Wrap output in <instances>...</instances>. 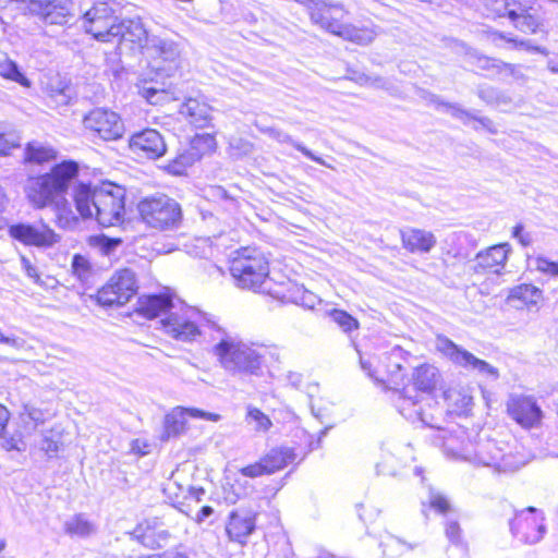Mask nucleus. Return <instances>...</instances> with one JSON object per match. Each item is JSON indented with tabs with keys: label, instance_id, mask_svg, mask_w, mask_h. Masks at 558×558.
I'll list each match as a JSON object with an SVG mask.
<instances>
[{
	"label": "nucleus",
	"instance_id": "f257e3e1",
	"mask_svg": "<svg viewBox=\"0 0 558 558\" xmlns=\"http://www.w3.org/2000/svg\"><path fill=\"white\" fill-rule=\"evenodd\" d=\"M77 174L78 165L75 161H63L48 173L29 178L25 185L29 203L37 209L49 207L54 215V223L61 229L74 230L78 227L73 199L66 197L70 186L75 185Z\"/></svg>",
	"mask_w": 558,
	"mask_h": 558
},
{
	"label": "nucleus",
	"instance_id": "f03ea898",
	"mask_svg": "<svg viewBox=\"0 0 558 558\" xmlns=\"http://www.w3.org/2000/svg\"><path fill=\"white\" fill-rule=\"evenodd\" d=\"M70 196L74 203V211L78 216V223L81 220L95 218L102 227H113L124 220V191L120 186L77 183Z\"/></svg>",
	"mask_w": 558,
	"mask_h": 558
},
{
	"label": "nucleus",
	"instance_id": "7ed1b4c3",
	"mask_svg": "<svg viewBox=\"0 0 558 558\" xmlns=\"http://www.w3.org/2000/svg\"><path fill=\"white\" fill-rule=\"evenodd\" d=\"M217 332L219 338L213 347V354L220 367L233 376L258 375L264 360V354L259 351L260 347L221 327H217Z\"/></svg>",
	"mask_w": 558,
	"mask_h": 558
},
{
	"label": "nucleus",
	"instance_id": "20e7f679",
	"mask_svg": "<svg viewBox=\"0 0 558 558\" xmlns=\"http://www.w3.org/2000/svg\"><path fill=\"white\" fill-rule=\"evenodd\" d=\"M160 324L168 336L182 342L195 341L205 327L216 331L219 327L206 313L191 306L174 308Z\"/></svg>",
	"mask_w": 558,
	"mask_h": 558
},
{
	"label": "nucleus",
	"instance_id": "39448f33",
	"mask_svg": "<svg viewBox=\"0 0 558 558\" xmlns=\"http://www.w3.org/2000/svg\"><path fill=\"white\" fill-rule=\"evenodd\" d=\"M230 274L241 289L256 290L269 274L265 255L255 247H242L230 260Z\"/></svg>",
	"mask_w": 558,
	"mask_h": 558
},
{
	"label": "nucleus",
	"instance_id": "423d86ee",
	"mask_svg": "<svg viewBox=\"0 0 558 558\" xmlns=\"http://www.w3.org/2000/svg\"><path fill=\"white\" fill-rule=\"evenodd\" d=\"M137 209L142 220L158 230L178 228L182 219L180 204L166 194H155L143 198Z\"/></svg>",
	"mask_w": 558,
	"mask_h": 558
},
{
	"label": "nucleus",
	"instance_id": "0eeeda50",
	"mask_svg": "<svg viewBox=\"0 0 558 558\" xmlns=\"http://www.w3.org/2000/svg\"><path fill=\"white\" fill-rule=\"evenodd\" d=\"M435 348L456 366L462 367L469 372H474L482 377L493 380L499 377V372L495 366L476 357L444 335H437Z\"/></svg>",
	"mask_w": 558,
	"mask_h": 558
},
{
	"label": "nucleus",
	"instance_id": "6e6552de",
	"mask_svg": "<svg viewBox=\"0 0 558 558\" xmlns=\"http://www.w3.org/2000/svg\"><path fill=\"white\" fill-rule=\"evenodd\" d=\"M119 21L108 2H97L84 13L83 27L98 41L113 43Z\"/></svg>",
	"mask_w": 558,
	"mask_h": 558
},
{
	"label": "nucleus",
	"instance_id": "1a4fd4ad",
	"mask_svg": "<svg viewBox=\"0 0 558 558\" xmlns=\"http://www.w3.org/2000/svg\"><path fill=\"white\" fill-rule=\"evenodd\" d=\"M136 278L131 269H120L97 293V301L102 306H121L136 293Z\"/></svg>",
	"mask_w": 558,
	"mask_h": 558
},
{
	"label": "nucleus",
	"instance_id": "9d476101",
	"mask_svg": "<svg viewBox=\"0 0 558 558\" xmlns=\"http://www.w3.org/2000/svg\"><path fill=\"white\" fill-rule=\"evenodd\" d=\"M180 54L181 49L178 43L156 35L150 36L143 52L154 71L165 72L167 75H170V71L177 68L175 63Z\"/></svg>",
	"mask_w": 558,
	"mask_h": 558
},
{
	"label": "nucleus",
	"instance_id": "9b49d317",
	"mask_svg": "<svg viewBox=\"0 0 558 558\" xmlns=\"http://www.w3.org/2000/svg\"><path fill=\"white\" fill-rule=\"evenodd\" d=\"M306 8L313 24L337 35L342 26L345 11L340 3L328 0H294Z\"/></svg>",
	"mask_w": 558,
	"mask_h": 558
},
{
	"label": "nucleus",
	"instance_id": "f8f14e48",
	"mask_svg": "<svg viewBox=\"0 0 558 558\" xmlns=\"http://www.w3.org/2000/svg\"><path fill=\"white\" fill-rule=\"evenodd\" d=\"M8 234L26 246L39 248L52 247L61 240V236L46 223L39 226L25 222L14 223L9 226Z\"/></svg>",
	"mask_w": 558,
	"mask_h": 558
},
{
	"label": "nucleus",
	"instance_id": "ddd939ff",
	"mask_svg": "<svg viewBox=\"0 0 558 558\" xmlns=\"http://www.w3.org/2000/svg\"><path fill=\"white\" fill-rule=\"evenodd\" d=\"M86 130L98 135L105 141H113L122 137L124 124L118 113L106 108H95L83 119Z\"/></svg>",
	"mask_w": 558,
	"mask_h": 558
},
{
	"label": "nucleus",
	"instance_id": "4468645a",
	"mask_svg": "<svg viewBox=\"0 0 558 558\" xmlns=\"http://www.w3.org/2000/svg\"><path fill=\"white\" fill-rule=\"evenodd\" d=\"M544 519L534 507H529L515 514L510 522L511 533L524 544L538 543L546 532Z\"/></svg>",
	"mask_w": 558,
	"mask_h": 558
},
{
	"label": "nucleus",
	"instance_id": "2eb2a0df",
	"mask_svg": "<svg viewBox=\"0 0 558 558\" xmlns=\"http://www.w3.org/2000/svg\"><path fill=\"white\" fill-rule=\"evenodd\" d=\"M28 9L50 25H65L74 17L72 0H29Z\"/></svg>",
	"mask_w": 558,
	"mask_h": 558
},
{
	"label": "nucleus",
	"instance_id": "dca6fc26",
	"mask_svg": "<svg viewBox=\"0 0 558 558\" xmlns=\"http://www.w3.org/2000/svg\"><path fill=\"white\" fill-rule=\"evenodd\" d=\"M186 416L213 422H218L221 418L219 414L206 412L196 408L177 407L165 417L161 440L167 441L170 438L178 437L184 433L186 427Z\"/></svg>",
	"mask_w": 558,
	"mask_h": 558
},
{
	"label": "nucleus",
	"instance_id": "f3484780",
	"mask_svg": "<svg viewBox=\"0 0 558 558\" xmlns=\"http://www.w3.org/2000/svg\"><path fill=\"white\" fill-rule=\"evenodd\" d=\"M150 39L147 31L140 20H120L114 33V41L120 49L126 47L131 50L140 49L144 52V46Z\"/></svg>",
	"mask_w": 558,
	"mask_h": 558
},
{
	"label": "nucleus",
	"instance_id": "a211bd4d",
	"mask_svg": "<svg viewBox=\"0 0 558 558\" xmlns=\"http://www.w3.org/2000/svg\"><path fill=\"white\" fill-rule=\"evenodd\" d=\"M507 409L509 415L525 428L533 427L541 422L542 411L532 397L511 396Z\"/></svg>",
	"mask_w": 558,
	"mask_h": 558
},
{
	"label": "nucleus",
	"instance_id": "6ab92c4d",
	"mask_svg": "<svg viewBox=\"0 0 558 558\" xmlns=\"http://www.w3.org/2000/svg\"><path fill=\"white\" fill-rule=\"evenodd\" d=\"M130 147L133 151L143 153L150 159L163 156L167 150L163 137L154 129H146L133 134L130 140Z\"/></svg>",
	"mask_w": 558,
	"mask_h": 558
},
{
	"label": "nucleus",
	"instance_id": "aec40b11",
	"mask_svg": "<svg viewBox=\"0 0 558 558\" xmlns=\"http://www.w3.org/2000/svg\"><path fill=\"white\" fill-rule=\"evenodd\" d=\"M510 246L508 243L493 245L485 251H481L475 257L476 271H489L500 274L508 259Z\"/></svg>",
	"mask_w": 558,
	"mask_h": 558
},
{
	"label": "nucleus",
	"instance_id": "412c9836",
	"mask_svg": "<svg viewBox=\"0 0 558 558\" xmlns=\"http://www.w3.org/2000/svg\"><path fill=\"white\" fill-rule=\"evenodd\" d=\"M254 530L255 514L253 512L241 509L230 513L226 531L231 541L243 544Z\"/></svg>",
	"mask_w": 558,
	"mask_h": 558
},
{
	"label": "nucleus",
	"instance_id": "4be33fe9",
	"mask_svg": "<svg viewBox=\"0 0 558 558\" xmlns=\"http://www.w3.org/2000/svg\"><path fill=\"white\" fill-rule=\"evenodd\" d=\"M174 308L175 307L170 295L153 294L140 299L137 311L140 314L151 319L163 314L167 316L169 312Z\"/></svg>",
	"mask_w": 558,
	"mask_h": 558
},
{
	"label": "nucleus",
	"instance_id": "5701e85b",
	"mask_svg": "<svg viewBox=\"0 0 558 558\" xmlns=\"http://www.w3.org/2000/svg\"><path fill=\"white\" fill-rule=\"evenodd\" d=\"M403 247L411 253H428L436 245L435 235L425 230L411 229L401 232Z\"/></svg>",
	"mask_w": 558,
	"mask_h": 558
},
{
	"label": "nucleus",
	"instance_id": "b1692460",
	"mask_svg": "<svg viewBox=\"0 0 558 558\" xmlns=\"http://www.w3.org/2000/svg\"><path fill=\"white\" fill-rule=\"evenodd\" d=\"M180 113L198 129L207 126L211 119V108L196 98L186 99L181 106Z\"/></svg>",
	"mask_w": 558,
	"mask_h": 558
},
{
	"label": "nucleus",
	"instance_id": "393cba45",
	"mask_svg": "<svg viewBox=\"0 0 558 558\" xmlns=\"http://www.w3.org/2000/svg\"><path fill=\"white\" fill-rule=\"evenodd\" d=\"M143 546L157 549L166 545L170 538V533L163 529H154L150 525L144 527L138 525L131 534Z\"/></svg>",
	"mask_w": 558,
	"mask_h": 558
},
{
	"label": "nucleus",
	"instance_id": "a878e982",
	"mask_svg": "<svg viewBox=\"0 0 558 558\" xmlns=\"http://www.w3.org/2000/svg\"><path fill=\"white\" fill-rule=\"evenodd\" d=\"M542 298V291L533 284L522 283L512 288L508 294L507 302L520 308L537 304Z\"/></svg>",
	"mask_w": 558,
	"mask_h": 558
},
{
	"label": "nucleus",
	"instance_id": "bb28decb",
	"mask_svg": "<svg viewBox=\"0 0 558 558\" xmlns=\"http://www.w3.org/2000/svg\"><path fill=\"white\" fill-rule=\"evenodd\" d=\"M440 379V374L434 365L423 364L415 368L413 373L414 386L424 392L433 391Z\"/></svg>",
	"mask_w": 558,
	"mask_h": 558
},
{
	"label": "nucleus",
	"instance_id": "cd10ccee",
	"mask_svg": "<svg viewBox=\"0 0 558 558\" xmlns=\"http://www.w3.org/2000/svg\"><path fill=\"white\" fill-rule=\"evenodd\" d=\"M64 532L71 537L86 538L97 532V525L85 514H75L64 522Z\"/></svg>",
	"mask_w": 558,
	"mask_h": 558
},
{
	"label": "nucleus",
	"instance_id": "c85d7f7f",
	"mask_svg": "<svg viewBox=\"0 0 558 558\" xmlns=\"http://www.w3.org/2000/svg\"><path fill=\"white\" fill-rule=\"evenodd\" d=\"M256 126L265 134H268L270 137H272L274 140H276L277 142L279 143H288V144H291L294 148H296L299 151H301L303 155H305L306 157H308L310 159L325 166V167H328V168H332L330 165H328L323 158L314 155L308 148H306L303 144L294 141L288 133L281 131V130H278V129H275V128H263V126H259L257 123H256Z\"/></svg>",
	"mask_w": 558,
	"mask_h": 558
},
{
	"label": "nucleus",
	"instance_id": "c756f323",
	"mask_svg": "<svg viewBox=\"0 0 558 558\" xmlns=\"http://www.w3.org/2000/svg\"><path fill=\"white\" fill-rule=\"evenodd\" d=\"M294 453L289 448H272L269 450L260 460L267 465V471L272 474L279 470H282L292 462Z\"/></svg>",
	"mask_w": 558,
	"mask_h": 558
},
{
	"label": "nucleus",
	"instance_id": "7c9ffc66",
	"mask_svg": "<svg viewBox=\"0 0 558 558\" xmlns=\"http://www.w3.org/2000/svg\"><path fill=\"white\" fill-rule=\"evenodd\" d=\"M56 158V150L39 142H31L25 147L24 160L29 163H44Z\"/></svg>",
	"mask_w": 558,
	"mask_h": 558
},
{
	"label": "nucleus",
	"instance_id": "2f4dec72",
	"mask_svg": "<svg viewBox=\"0 0 558 558\" xmlns=\"http://www.w3.org/2000/svg\"><path fill=\"white\" fill-rule=\"evenodd\" d=\"M385 364L387 373L391 376L395 384H398L399 379H402L401 371L403 369L404 351L400 347H393L385 355Z\"/></svg>",
	"mask_w": 558,
	"mask_h": 558
},
{
	"label": "nucleus",
	"instance_id": "473e14b6",
	"mask_svg": "<svg viewBox=\"0 0 558 558\" xmlns=\"http://www.w3.org/2000/svg\"><path fill=\"white\" fill-rule=\"evenodd\" d=\"M337 36L359 45H368L374 40L375 33L368 28H357L350 24H342Z\"/></svg>",
	"mask_w": 558,
	"mask_h": 558
},
{
	"label": "nucleus",
	"instance_id": "72a5a7b5",
	"mask_svg": "<svg viewBox=\"0 0 558 558\" xmlns=\"http://www.w3.org/2000/svg\"><path fill=\"white\" fill-rule=\"evenodd\" d=\"M0 75L7 80L16 82L22 86H31L29 80L20 71L17 64L8 57L0 59Z\"/></svg>",
	"mask_w": 558,
	"mask_h": 558
},
{
	"label": "nucleus",
	"instance_id": "f704fd0d",
	"mask_svg": "<svg viewBox=\"0 0 558 558\" xmlns=\"http://www.w3.org/2000/svg\"><path fill=\"white\" fill-rule=\"evenodd\" d=\"M331 319L344 331L351 332L359 328V322L349 313L342 310H333L330 312Z\"/></svg>",
	"mask_w": 558,
	"mask_h": 558
},
{
	"label": "nucleus",
	"instance_id": "c9c22d12",
	"mask_svg": "<svg viewBox=\"0 0 558 558\" xmlns=\"http://www.w3.org/2000/svg\"><path fill=\"white\" fill-rule=\"evenodd\" d=\"M397 408L400 414L408 420H414V416H420L421 414V408L412 397L400 395Z\"/></svg>",
	"mask_w": 558,
	"mask_h": 558
},
{
	"label": "nucleus",
	"instance_id": "e433bc0d",
	"mask_svg": "<svg viewBox=\"0 0 558 558\" xmlns=\"http://www.w3.org/2000/svg\"><path fill=\"white\" fill-rule=\"evenodd\" d=\"M246 418L248 423H255L256 430L267 432L272 425L270 418L257 408L248 407Z\"/></svg>",
	"mask_w": 558,
	"mask_h": 558
},
{
	"label": "nucleus",
	"instance_id": "4c0bfd02",
	"mask_svg": "<svg viewBox=\"0 0 558 558\" xmlns=\"http://www.w3.org/2000/svg\"><path fill=\"white\" fill-rule=\"evenodd\" d=\"M446 399L457 407V411L465 412L472 405L473 398L454 389L446 391Z\"/></svg>",
	"mask_w": 558,
	"mask_h": 558
},
{
	"label": "nucleus",
	"instance_id": "58836bf2",
	"mask_svg": "<svg viewBox=\"0 0 558 558\" xmlns=\"http://www.w3.org/2000/svg\"><path fill=\"white\" fill-rule=\"evenodd\" d=\"M435 99L433 101H435V104L437 105V107H442L445 108V110L451 114L453 118L456 119H459L461 120L463 123H466L470 119H475V117H473L469 111L462 109L461 107H459L458 105L456 104H449V102H444V101H440L438 99V97L434 96Z\"/></svg>",
	"mask_w": 558,
	"mask_h": 558
},
{
	"label": "nucleus",
	"instance_id": "ea45409f",
	"mask_svg": "<svg viewBox=\"0 0 558 558\" xmlns=\"http://www.w3.org/2000/svg\"><path fill=\"white\" fill-rule=\"evenodd\" d=\"M73 274L82 281H88L90 277L89 262L82 255H75L72 260Z\"/></svg>",
	"mask_w": 558,
	"mask_h": 558
},
{
	"label": "nucleus",
	"instance_id": "a19ab883",
	"mask_svg": "<svg viewBox=\"0 0 558 558\" xmlns=\"http://www.w3.org/2000/svg\"><path fill=\"white\" fill-rule=\"evenodd\" d=\"M140 94L151 105H158L166 100L167 93L162 88L153 85H144L140 89Z\"/></svg>",
	"mask_w": 558,
	"mask_h": 558
},
{
	"label": "nucleus",
	"instance_id": "79ce46f5",
	"mask_svg": "<svg viewBox=\"0 0 558 558\" xmlns=\"http://www.w3.org/2000/svg\"><path fill=\"white\" fill-rule=\"evenodd\" d=\"M21 417L24 422H33L35 426L38 424H43L46 420L45 413L41 409L36 408L32 403H25L23 405V411L21 412Z\"/></svg>",
	"mask_w": 558,
	"mask_h": 558
},
{
	"label": "nucleus",
	"instance_id": "37998d69",
	"mask_svg": "<svg viewBox=\"0 0 558 558\" xmlns=\"http://www.w3.org/2000/svg\"><path fill=\"white\" fill-rule=\"evenodd\" d=\"M21 138L13 132L0 133V155H10L11 150L20 146Z\"/></svg>",
	"mask_w": 558,
	"mask_h": 558
},
{
	"label": "nucleus",
	"instance_id": "c03bdc74",
	"mask_svg": "<svg viewBox=\"0 0 558 558\" xmlns=\"http://www.w3.org/2000/svg\"><path fill=\"white\" fill-rule=\"evenodd\" d=\"M536 270L551 277H558V262L550 260L544 256L534 259Z\"/></svg>",
	"mask_w": 558,
	"mask_h": 558
},
{
	"label": "nucleus",
	"instance_id": "a18cd8bd",
	"mask_svg": "<svg viewBox=\"0 0 558 558\" xmlns=\"http://www.w3.org/2000/svg\"><path fill=\"white\" fill-rule=\"evenodd\" d=\"M445 533L448 541L454 545L461 543L462 535L459 522L456 518H448L445 524Z\"/></svg>",
	"mask_w": 558,
	"mask_h": 558
},
{
	"label": "nucleus",
	"instance_id": "49530a36",
	"mask_svg": "<svg viewBox=\"0 0 558 558\" xmlns=\"http://www.w3.org/2000/svg\"><path fill=\"white\" fill-rule=\"evenodd\" d=\"M429 506L442 514H446L450 511L449 500L440 493L434 490H430L429 493Z\"/></svg>",
	"mask_w": 558,
	"mask_h": 558
},
{
	"label": "nucleus",
	"instance_id": "de8ad7c7",
	"mask_svg": "<svg viewBox=\"0 0 558 558\" xmlns=\"http://www.w3.org/2000/svg\"><path fill=\"white\" fill-rule=\"evenodd\" d=\"M1 442L0 446L7 451H23L25 450V444L22 440V437L20 434L12 435L10 437H5L1 434L0 436Z\"/></svg>",
	"mask_w": 558,
	"mask_h": 558
},
{
	"label": "nucleus",
	"instance_id": "09e8293b",
	"mask_svg": "<svg viewBox=\"0 0 558 558\" xmlns=\"http://www.w3.org/2000/svg\"><path fill=\"white\" fill-rule=\"evenodd\" d=\"M13 348L16 351H31L33 347L27 343V341L15 335H5L3 336L2 343Z\"/></svg>",
	"mask_w": 558,
	"mask_h": 558
},
{
	"label": "nucleus",
	"instance_id": "8fccbe9b",
	"mask_svg": "<svg viewBox=\"0 0 558 558\" xmlns=\"http://www.w3.org/2000/svg\"><path fill=\"white\" fill-rule=\"evenodd\" d=\"M514 26L524 33H535L538 28V21L531 14H523Z\"/></svg>",
	"mask_w": 558,
	"mask_h": 558
},
{
	"label": "nucleus",
	"instance_id": "3c124183",
	"mask_svg": "<svg viewBox=\"0 0 558 558\" xmlns=\"http://www.w3.org/2000/svg\"><path fill=\"white\" fill-rule=\"evenodd\" d=\"M240 473L246 477H258L262 475L269 474L267 471V465L263 463L262 460L254 464H250L240 470Z\"/></svg>",
	"mask_w": 558,
	"mask_h": 558
},
{
	"label": "nucleus",
	"instance_id": "603ef678",
	"mask_svg": "<svg viewBox=\"0 0 558 558\" xmlns=\"http://www.w3.org/2000/svg\"><path fill=\"white\" fill-rule=\"evenodd\" d=\"M498 73H507L508 75L512 76L514 80H525V75L520 72L519 66L513 63H507L505 61H500V65L498 69Z\"/></svg>",
	"mask_w": 558,
	"mask_h": 558
},
{
	"label": "nucleus",
	"instance_id": "864d4df0",
	"mask_svg": "<svg viewBox=\"0 0 558 558\" xmlns=\"http://www.w3.org/2000/svg\"><path fill=\"white\" fill-rule=\"evenodd\" d=\"M40 448L48 457L51 458L59 451L60 442L50 436H44Z\"/></svg>",
	"mask_w": 558,
	"mask_h": 558
},
{
	"label": "nucleus",
	"instance_id": "5fc2aeb1",
	"mask_svg": "<svg viewBox=\"0 0 558 558\" xmlns=\"http://www.w3.org/2000/svg\"><path fill=\"white\" fill-rule=\"evenodd\" d=\"M21 264L27 277L33 279L35 283H39L40 278L37 268L31 263V260L25 256H21Z\"/></svg>",
	"mask_w": 558,
	"mask_h": 558
},
{
	"label": "nucleus",
	"instance_id": "6e6d98bb",
	"mask_svg": "<svg viewBox=\"0 0 558 558\" xmlns=\"http://www.w3.org/2000/svg\"><path fill=\"white\" fill-rule=\"evenodd\" d=\"M500 61L501 60L495 58L480 57L477 59V65L482 70H495L498 73Z\"/></svg>",
	"mask_w": 558,
	"mask_h": 558
},
{
	"label": "nucleus",
	"instance_id": "4d7b16f0",
	"mask_svg": "<svg viewBox=\"0 0 558 558\" xmlns=\"http://www.w3.org/2000/svg\"><path fill=\"white\" fill-rule=\"evenodd\" d=\"M359 82L361 84H369V85H372L374 87L385 88V89H387L388 85H389V83L386 80H384L383 77H374V78H372V77L365 76V75L361 76L359 78Z\"/></svg>",
	"mask_w": 558,
	"mask_h": 558
},
{
	"label": "nucleus",
	"instance_id": "13d9d810",
	"mask_svg": "<svg viewBox=\"0 0 558 558\" xmlns=\"http://www.w3.org/2000/svg\"><path fill=\"white\" fill-rule=\"evenodd\" d=\"M393 457L389 456L387 457L383 462L377 463L376 470L377 474H384V475H395L396 471L391 468H388L389 464L393 462Z\"/></svg>",
	"mask_w": 558,
	"mask_h": 558
},
{
	"label": "nucleus",
	"instance_id": "bf43d9fd",
	"mask_svg": "<svg viewBox=\"0 0 558 558\" xmlns=\"http://www.w3.org/2000/svg\"><path fill=\"white\" fill-rule=\"evenodd\" d=\"M517 48H523L527 51H534L547 56L549 52L545 47L533 46L530 40H519Z\"/></svg>",
	"mask_w": 558,
	"mask_h": 558
},
{
	"label": "nucleus",
	"instance_id": "052dcab7",
	"mask_svg": "<svg viewBox=\"0 0 558 558\" xmlns=\"http://www.w3.org/2000/svg\"><path fill=\"white\" fill-rule=\"evenodd\" d=\"M102 248L104 251L109 254L111 251H113L116 247H118L122 241L117 238H104L102 240Z\"/></svg>",
	"mask_w": 558,
	"mask_h": 558
},
{
	"label": "nucleus",
	"instance_id": "680f3d73",
	"mask_svg": "<svg viewBox=\"0 0 558 558\" xmlns=\"http://www.w3.org/2000/svg\"><path fill=\"white\" fill-rule=\"evenodd\" d=\"M177 159L180 160L181 165L185 166V168L192 166L196 160V154L193 151H184L177 156Z\"/></svg>",
	"mask_w": 558,
	"mask_h": 558
},
{
	"label": "nucleus",
	"instance_id": "e2e57ef3",
	"mask_svg": "<svg viewBox=\"0 0 558 558\" xmlns=\"http://www.w3.org/2000/svg\"><path fill=\"white\" fill-rule=\"evenodd\" d=\"M167 169L170 173L177 175L183 174L184 171L186 170L185 166L181 165L180 160H178L177 157L171 162H169Z\"/></svg>",
	"mask_w": 558,
	"mask_h": 558
},
{
	"label": "nucleus",
	"instance_id": "0e129e2a",
	"mask_svg": "<svg viewBox=\"0 0 558 558\" xmlns=\"http://www.w3.org/2000/svg\"><path fill=\"white\" fill-rule=\"evenodd\" d=\"M214 510L211 507L209 506H204L201 508V510L198 511L197 513V517H196V520L202 522L204 521L206 518L210 517L213 514Z\"/></svg>",
	"mask_w": 558,
	"mask_h": 558
},
{
	"label": "nucleus",
	"instance_id": "69168bd1",
	"mask_svg": "<svg viewBox=\"0 0 558 558\" xmlns=\"http://www.w3.org/2000/svg\"><path fill=\"white\" fill-rule=\"evenodd\" d=\"M205 494V490L203 488H196V487H191L189 489V495L192 499H194L195 501H201L202 500V496Z\"/></svg>",
	"mask_w": 558,
	"mask_h": 558
},
{
	"label": "nucleus",
	"instance_id": "338daca9",
	"mask_svg": "<svg viewBox=\"0 0 558 558\" xmlns=\"http://www.w3.org/2000/svg\"><path fill=\"white\" fill-rule=\"evenodd\" d=\"M161 558H187L184 554L177 550H167L161 555Z\"/></svg>",
	"mask_w": 558,
	"mask_h": 558
},
{
	"label": "nucleus",
	"instance_id": "774afa93",
	"mask_svg": "<svg viewBox=\"0 0 558 558\" xmlns=\"http://www.w3.org/2000/svg\"><path fill=\"white\" fill-rule=\"evenodd\" d=\"M523 230H524L523 225H521V223L517 225L515 227H513L512 236L514 239H517L518 241H520V239L525 233Z\"/></svg>",
	"mask_w": 558,
	"mask_h": 558
}]
</instances>
